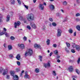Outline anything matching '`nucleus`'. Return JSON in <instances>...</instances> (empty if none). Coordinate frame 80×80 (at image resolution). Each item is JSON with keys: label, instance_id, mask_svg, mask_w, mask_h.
Instances as JSON below:
<instances>
[{"label": "nucleus", "instance_id": "nucleus-28", "mask_svg": "<svg viewBox=\"0 0 80 80\" xmlns=\"http://www.w3.org/2000/svg\"><path fill=\"white\" fill-rule=\"evenodd\" d=\"M66 44L67 47L69 48L70 47V44L68 42H66Z\"/></svg>", "mask_w": 80, "mask_h": 80}, {"label": "nucleus", "instance_id": "nucleus-18", "mask_svg": "<svg viewBox=\"0 0 80 80\" xmlns=\"http://www.w3.org/2000/svg\"><path fill=\"white\" fill-rule=\"evenodd\" d=\"M16 58H17L18 60H19L20 59V55L18 54L16 57Z\"/></svg>", "mask_w": 80, "mask_h": 80}, {"label": "nucleus", "instance_id": "nucleus-27", "mask_svg": "<svg viewBox=\"0 0 80 80\" xmlns=\"http://www.w3.org/2000/svg\"><path fill=\"white\" fill-rule=\"evenodd\" d=\"M63 5L65 6H66L67 5V2L66 1H64L63 2Z\"/></svg>", "mask_w": 80, "mask_h": 80}, {"label": "nucleus", "instance_id": "nucleus-5", "mask_svg": "<svg viewBox=\"0 0 80 80\" xmlns=\"http://www.w3.org/2000/svg\"><path fill=\"white\" fill-rule=\"evenodd\" d=\"M62 30H61L60 29H58L57 30V37H60V36H61V34H62Z\"/></svg>", "mask_w": 80, "mask_h": 80}, {"label": "nucleus", "instance_id": "nucleus-64", "mask_svg": "<svg viewBox=\"0 0 80 80\" xmlns=\"http://www.w3.org/2000/svg\"><path fill=\"white\" fill-rule=\"evenodd\" d=\"M74 36H76V32H75L74 33Z\"/></svg>", "mask_w": 80, "mask_h": 80}, {"label": "nucleus", "instance_id": "nucleus-1", "mask_svg": "<svg viewBox=\"0 0 80 80\" xmlns=\"http://www.w3.org/2000/svg\"><path fill=\"white\" fill-rule=\"evenodd\" d=\"M27 20L28 21L33 20L34 19V15L33 14H28L26 16Z\"/></svg>", "mask_w": 80, "mask_h": 80}, {"label": "nucleus", "instance_id": "nucleus-61", "mask_svg": "<svg viewBox=\"0 0 80 80\" xmlns=\"http://www.w3.org/2000/svg\"><path fill=\"white\" fill-rule=\"evenodd\" d=\"M57 62L59 63V62H60V60L59 59H58L57 61Z\"/></svg>", "mask_w": 80, "mask_h": 80}, {"label": "nucleus", "instance_id": "nucleus-50", "mask_svg": "<svg viewBox=\"0 0 80 80\" xmlns=\"http://www.w3.org/2000/svg\"><path fill=\"white\" fill-rule=\"evenodd\" d=\"M76 17H78V16H80V13H77L76 14Z\"/></svg>", "mask_w": 80, "mask_h": 80}, {"label": "nucleus", "instance_id": "nucleus-35", "mask_svg": "<svg viewBox=\"0 0 80 80\" xmlns=\"http://www.w3.org/2000/svg\"><path fill=\"white\" fill-rule=\"evenodd\" d=\"M11 3L12 4H13L15 3V1L14 0H11Z\"/></svg>", "mask_w": 80, "mask_h": 80}, {"label": "nucleus", "instance_id": "nucleus-26", "mask_svg": "<svg viewBox=\"0 0 80 80\" xmlns=\"http://www.w3.org/2000/svg\"><path fill=\"white\" fill-rule=\"evenodd\" d=\"M68 32L72 34L73 33V30L72 29H70L68 30Z\"/></svg>", "mask_w": 80, "mask_h": 80}, {"label": "nucleus", "instance_id": "nucleus-11", "mask_svg": "<svg viewBox=\"0 0 80 80\" xmlns=\"http://www.w3.org/2000/svg\"><path fill=\"white\" fill-rule=\"evenodd\" d=\"M68 69L69 70V72H71L73 71V66H70V67L68 68Z\"/></svg>", "mask_w": 80, "mask_h": 80}, {"label": "nucleus", "instance_id": "nucleus-19", "mask_svg": "<svg viewBox=\"0 0 80 80\" xmlns=\"http://www.w3.org/2000/svg\"><path fill=\"white\" fill-rule=\"evenodd\" d=\"M10 73L11 75H12V77H13L15 75H14V74L15 73V72L13 71H11L10 72Z\"/></svg>", "mask_w": 80, "mask_h": 80}, {"label": "nucleus", "instance_id": "nucleus-21", "mask_svg": "<svg viewBox=\"0 0 80 80\" xmlns=\"http://www.w3.org/2000/svg\"><path fill=\"white\" fill-rule=\"evenodd\" d=\"M76 28H77V29L78 30V31H80V25H78V26H77L76 27Z\"/></svg>", "mask_w": 80, "mask_h": 80}, {"label": "nucleus", "instance_id": "nucleus-56", "mask_svg": "<svg viewBox=\"0 0 80 80\" xmlns=\"http://www.w3.org/2000/svg\"><path fill=\"white\" fill-rule=\"evenodd\" d=\"M52 54H53V52H51V53H50V57H51V56L52 55Z\"/></svg>", "mask_w": 80, "mask_h": 80}, {"label": "nucleus", "instance_id": "nucleus-25", "mask_svg": "<svg viewBox=\"0 0 80 80\" xmlns=\"http://www.w3.org/2000/svg\"><path fill=\"white\" fill-rule=\"evenodd\" d=\"M76 46L77 45H76V44L75 43H73L72 45V47L73 48H76Z\"/></svg>", "mask_w": 80, "mask_h": 80}, {"label": "nucleus", "instance_id": "nucleus-16", "mask_svg": "<svg viewBox=\"0 0 80 80\" xmlns=\"http://www.w3.org/2000/svg\"><path fill=\"white\" fill-rule=\"evenodd\" d=\"M10 20V16L8 15L6 17V21L7 22H8Z\"/></svg>", "mask_w": 80, "mask_h": 80}, {"label": "nucleus", "instance_id": "nucleus-53", "mask_svg": "<svg viewBox=\"0 0 80 80\" xmlns=\"http://www.w3.org/2000/svg\"><path fill=\"white\" fill-rule=\"evenodd\" d=\"M3 30L4 31V32H6V31H7V29H6V28H4Z\"/></svg>", "mask_w": 80, "mask_h": 80}, {"label": "nucleus", "instance_id": "nucleus-23", "mask_svg": "<svg viewBox=\"0 0 80 80\" xmlns=\"http://www.w3.org/2000/svg\"><path fill=\"white\" fill-rule=\"evenodd\" d=\"M42 58H43V56H39V59L41 62H42Z\"/></svg>", "mask_w": 80, "mask_h": 80}, {"label": "nucleus", "instance_id": "nucleus-12", "mask_svg": "<svg viewBox=\"0 0 80 80\" xmlns=\"http://www.w3.org/2000/svg\"><path fill=\"white\" fill-rule=\"evenodd\" d=\"M13 78L14 80H18V77L17 75H14L13 76Z\"/></svg>", "mask_w": 80, "mask_h": 80}, {"label": "nucleus", "instance_id": "nucleus-2", "mask_svg": "<svg viewBox=\"0 0 80 80\" xmlns=\"http://www.w3.org/2000/svg\"><path fill=\"white\" fill-rule=\"evenodd\" d=\"M32 54H33V51L31 49H29L28 52H25L24 55L25 57H27L28 55L31 56Z\"/></svg>", "mask_w": 80, "mask_h": 80}, {"label": "nucleus", "instance_id": "nucleus-8", "mask_svg": "<svg viewBox=\"0 0 80 80\" xmlns=\"http://www.w3.org/2000/svg\"><path fill=\"white\" fill-rule=\"evenodd\" d=\"M20 25V22L18 21L17 22H14V27L15 28H17V26H19Z\"/></svg>", "mask_w": 80, "mask_h": 80}, {"label": "nucleus", "instance_id": "nucleus-24", "mask_svg": "<svg viewBox=\"0 0 80 80\" xmlns=\"http://www.w3.org/2000/svg\"><path fill=\"white\" fill-rule=\"evenodd\" d=\"M54 53L55 55H58V50H55L54 51Z\"/></svg>", "mask_w": 80, "mask_h": 80}, {"label": "nucleus", "instance_id": "nucleus-15", "mask_svg": "<svg viewBox=\"0 0 80 80\" xmlns=\"http://www.w3.org/2000/svg\"><path fill=\"white\" fill-rule=\"evenodd\" d=\"M76 49L77 51H80V46L78 45H77L76 46Z\"/></svg>", "mask_w": 80, "mask_h": 80}, {"label": "nucleus", "instance_id": "nucleus-63", "mask_svg": "<svg viewBox=\"0 0 80 80\" xmlns=\"http://www.w3.org/2000/svg\"><path fill=\"white\" fill-rule=\"evenodd\" d=\"M60 10L62 12V13H64V11H63V10L61 9Z\"/></svg>", "mask_w": 80, "mask_h": 80}, {"label": "nucleus", "instance_id": "nucleus-52", "mask_svg": "<svg viewBox=\"0 0 80 80\" xmlns=\"http://www.w3.org/2000/svg\"><path fill=\"white\" fill-rule=\"evenodd\" d=\"M9 78H10V76L8 75H7L6 78H7V79H9Z\"/></svg>", "mask_w": 80, "mask_h": 80}, {"label": "nucleus", "instance_id": "nucleus-48", "mask_svg": "<svg viewBox=\"0 0 80 80\" xmlns=\"http://www.w3.org/2000/svg\"><path fill=\"white\" fill-rule=\"evenodd\" d=\"M49 20L51 22H53V19L52 18H49Z\"/></svg>", "mask_w": 80, "mask_h": 80}, {"label": "nucleus", "instance_id": "nucleus-14", "mask_svg": "<svg viewBox=\"0 0 80 80\" xmlns=\"http://www.w3.org/2000/svg\"><path fill=\"white\" fill-rule=\"evenodd\" d=\"M18 46L20 47L21 48H25V46L23 44H18Z\"/></svg>", "mask_w": 80, "mask_h": 80}, {"label": "nucleus", "instance_id": "nucleus-7", "mask_svg": "<svg viewBox=\"0 0 80 80\" xmlns=\"http://www.w3.org/2000/svg\"><path fill=\"white\" fill-rule=\"evenodd\" d=\"M30 25L33 28H37V27L35 24V23L34 22H30Z\"/></svg>", "mask_w": 80, "mask_h": 80}, {"label": "nucleus", "instance_id": "nucleus-20", "mask_svg": "<svg viewBox=\"0 0 80 80\" xmlns=\"http://www.w3.org/2000/svg\"><path fill=\"white\" fill-rule=\"evenodd\" d=\"M8 50H12V47L11 45H9L8 46Z\"/></svg>", "mask_w": 80, "mask_h": 80}, {"label": "nucleus", "instance_id": "nucleus-42", "mask_svg": "<svg viewBox=\"0 0 80 80\" xmlns=\"http://www.w3.org/2000/svg\"><path fill=\"white\" fill-rule=\"evenodd\" d=\"M23 39L24 41H26L27 39V37H24L23 38Z\"/></svg>", "mask_w": 80, "mask_h": 80}, {"label": "nucleus", "instance_id": "nucleus-34", "mask_svg": "<svg viewBox=\"0 0 80 80\" xmlns=\"http://www.w3.org/2000/svg\"><path fill=\"white\" fill-rule=\"evenodd\" d=\"M4 31H2V32H0V36H1V35H3L4 34Z\"/></svg>", "mask_w": 80, "mask_h": 80}, {"label": "nucleus", "instance_id": "nucleus-58", "mask_svg": "<svg viewBox=\"0 0 80 80\" xmlns=\"http://www.w3.org/2000/svg\"><path fill=\"white\" fill-rule=\"evenodd\" d=\"M69 62H73V60H70L69 61Z\"/></svg>", "mask_w": 80, "mask_h": 80}, {"label": "nucleus", "instance_id": "nucleus-29", "mask_svg": "<svg viewBox=\"0 0 80 80\" xmlns=\"http://www.w3.org/2000/svg\"><path fill=\"white\" fill-rule=\"evenodd\" d=\"M4 34L5 35L6 37H8V36L9 35L7 33V32H4Z\"/></svg>", "mask_w": 80, "mask_h": 80}, {"label": "nucleus", "instance_id": "nucleus-45", "mask_svg": "<svg viewBox=\"0 0 80 80\" xmlns=\"http://www.w3.org/2000/svg\"><path fill=\"white\" fill-rule=\"evenodd\" d=\"M24 6L25 8H26V9H27V10H28V6H27L25 5H24Z\"/></svg>", "mask_w": 80, "mask_h": 80}, {"label": "nucleus", "instance_id": "nucleus-4", "mask_svg": "<svg viewBox=\"0 0 80 80\" xmlns=\"http://www.w3.org/2000/svg\"><path fill=\"white\" fill-rule=\"evenodd\" d=\"M19 19L20 20H22L23 21L24 23H27V20L25 18H24L22 16H20Z\"/></svg>", "mask_w": 80, "mask_h": 80}, {"label": "nucleus", "instance_id": "nucleus-31", "mask_svg": "<svg viewBox=\"0 0 80 80\" xmlns=\"http://www.w3.org/2000/svg\"><path fill=\"white\" fill-rule=\"evenodd\" d=\"M35 71L36 73H38L39 72V69L36 68L35 69Z\"/></svg>", "mask_w": 80, "mask_h": 80}, {"label": "nucleus", "instance_id": "nucleus-3", "mask_svg": "<svg viewBox=\"0 0 80 80\" xmlns=\"http://www.w3.org/2000/svg\"><path fill=\"white\" fill-rule=\"evenodd\" d=\"M3 72H4L3 73V75H6V74L8 73V70L7 69H6L4 71L3 68H0V73H2Z\"/></svg>", "mask_w": 80, "mask_h": 80}, {"label": "nucleus", "instance_id": "nucleus-51", "mask_svg": "<svg viewBox=\"0 0 80 80\" xmlns=\"http://www.w3.org/2000/svg\"><path fill=\"white\" fill-rule=\"evenodd\" d=\"M9 57L10 58H12L13 57V56L12 55H9Z\"/></svg>", "mask_w": 80, "mask_h": 80}, {"label": "nucleus", "instance_id": "nucleus-36", "mask_svg": "<svg viewBox=\"0 0 80 80\" xmlns=\"http://www.w3.org/2000/svg\"><path fill=\"white\" fill-rule=\"evenodd\" d=\"M53 74L54 76H55L56 75H57V73H56V72H55V71H53Z\"/></svg>", "mask_w": 80, "mask_h": 80}, {"label": "nucleus", "instance_id": "nucleus-62", "mask_svg": "<svg viewBox=\"0 0 80 80\" xmlns=\"http://www.w3.org/2000/svg\"><path fill=\"white\" fill-rule=\"evenodd\" d=\"M79 0H76V2L78 3H79Z\"/></svg>", "mask_w": 80, "mask_h": 80}, {"label": "nucleus", "instance_id": "nucleus-9", "mask_svg": "<svg viewBox=\"0 0 80 80\" xmlns=\"http://www.w3.org/2000/svg\"><path fill=\"white\" fill-rule=\"evenodd\" d=\"M43 66L45 67V68H47V67H50V64L49 63H44L43 64Z\"/></svg>", "mask_w": 80, "mask_h": 80}, {"label": "nucleus", "instance_id": "nucleus-6", "mask_svg": "<svg viewBox=\"0 0 80 80\" xmlns=\"http://www.w3.org/2000/svg\"><path fill=\"white\" fill-rule=\"evenodd\" d=\"M39 9L40 10H43L44 9V6L43 4H40L39 5Z\"/></svg>", "mask_w": 80, "mask_h": 80}, {"label": "nucleus", "instance_id": "nucleus-55", "mask_svg": "<svg viewBox=\"0 0 80 80\" xmlns=\"http://www.w3.org/2000/svg\"><path fill=\"white\" fill-rule=\"evenodd\" d=\"M4 47L5 48H7V44H4Z\"/></svg>", "mask_w": 80, "mask_h": 80}, {"label": "nucleus", "instance_id": "nucleus-41", "mask_svg": "<svg viewBox=\"0 0 80 80\" xmlns=\"http://www.w3.org/2000/svg\"><path fill=\"white\" fill-rule=\"evenodd\" d=\"M20 71V69L19 68H17L16 69V72H19Z\"/></svg>", "mask_w": 80, "mask_h": 80}, {"label": "nucleus", "instance_id": "nucleus-10", "mask_svg": "<svg viewBox=\"0 0 80 80\" xmlns=\"http://www.w3.org/2000/svg\"><path fill=\"white\" fill-rule=\"evenodd\" d=\"M49 8L50 10H54V9H55V6L51 4L49 6Z\"/></svg>", "mask_w": 80, "mask_h": 80}, {"label": "nucleus", "instance_id": "nucleus-37", "mask_svg": "<svg viewBox=\"0 0 80 80\" xmlns=\"http://www.w3.org/2000/svg\"><path fill=\"white\" fill-rule=\"evenodd\" d=\"M27 28H28V30H30V29H31V27L29 25L27 26Z\"/></svg>", "mask_w": 80, "mask_h": 80}, {"label": "nucleus", "instance_id": "nucleus-49", "mask_svg": "<svg viewBox=\"0 0 80 80\" xmlns=\"http://www.w3.org/2000/svg\"><path fill=\"white\" fill-rule=\"evenodd\" d=\"M17 1L19 4H21V1L20 0H17Z\"/></svg>", "mask_w": 80, "mask_h": 80}, {"label": "nucleus", "instance_id": "nucleus-22", "mask_svg": "<svg viewBox=\"0 0 80 80\" xmlns=\"http://www.w3.org/2000/svg\"><path fill=\"white\" fill-rule=\"evenodd\" d=\"M46 42L47 43V45H50V39H47V40L46 41Z\"/></svg>", "mask_w": 80, "mask_h": 80}, {"label": "nucleus", "instance_id": "nucleus-43", "mask_svg": "<svg viewBox=\"0 0 80 80\" xmlns=\"http://www.w3.org/2000/svg\"><path fill=\"white\" fill-rule=\"evenodd\" d=\"M80 61V58H79L78 59V61H77V62H78V64H79Z\"/></svg>", "mask_w": 80, "mask_h": 80}, {"label": "nucleus", "instance_id": "nucleus-33", "mask_svg": "<svg viewBox=\"0 0 80 80\" xmlns=\"http://www.w3.org/2000/svg\"><path fill=\"white\" fill-rule=\"evenodd\" d=\"M52 25H53L54 27H56L57 26V24L55 22H53L52 23Z\"/></svg>", "mask_w": 80, "mask_h": 80}, {"label": "nucleus", "instance_id": "nucleus-60", "mask_svg": "<svg viewBox=\"0 0 80 80\" xmlns=\"http://www.w3.org/2000/svg\"><path fill=\"white\" fill-rule=\"evenodd\" d=\"M76 20V21L78 22V21H80V19L79 18H77Z\"/></svg>", "mask_w": 80, "mask_h": 80}, {"label": "nucleus", "instance_id": "nucleus-54", "mask_svg": "<svg viewBox=\"0 0 80 80\" xmlns=\"http://www.w3.org/2000/svg\"><path fill=\"white\" fill-rule=\"evenodd\" d=\"M56 58H57V59H58V58H60V56H57L56 57Z\"/></svg>", "mask_w": 80, "mask_h": 80}, {"label": "nucleus", "instance_id": "nucleus-38", "mask_svg": "<svg viewBox=\"0 0 80 80\" xmlns=\"http://www.w3.org/2000/svg\"><path fill=\"white\" fill-rule=\"evenodd\" d=\"M65 50H66L67 53H68V52H69V50H68V49L67 48V47L65 48Z\"/></svg>", "mask_w": 80, "mask_h": 80}, {"label": "nucleus", "instance_id": "nucleus-39", "mask_svg": "<svg viewBox=\"0 0 80 80\" xmlns=\"http://www.w3.org/2000/svg\"><path fill=\"white\" fill-rule=\"evenodd\" d=\"M2 17H0V24H1L2 23Z\"/></svg>", "mask_w": 80, "mask_h": 80}, {"label": "nucleus", "instance_id": "nucleus-57", "mask_svg": "<svg viewBox=\"0 0 80 80\" xmlns=\"http://www.w3.org/2000/svg\"><path fill=\"white\" fill-rule=\"evenodd\" d=\"M63 22H67V19H65L63 20Z\"/></svg>", "mask_w": 80, "mask_h": 80}, {"label": "nucleus", "instance_id": "nucleus-17", "mask_svg": "<svg viewBox=\"0 0 80 80\" xmlns=\"http://www.w3.org/2000/svg\"><path fill=\"white\" fill-rule=\"evenodd\" d=\"M24 78H30V77H29V75L26 74H25L24 76Z\"/></svg>", "mask_w": 80, "mask_h": 80}, {"label": "nucleus", "instance_id": "nucleus-32", "mask_svg": "<svg viewBox=\"0 0 80 80\" xmlns=\"http://www.w3.org/2000/svg\"><path fill=\"white\" fill-rule=\"evenodd\" d=\"M61 16V13H57L56 14V16L58 17H60Z\"/></svg>", "mask_w": 80, "mask_h": 80}, {"label": "nucleus", "instance_id": "nucleus-46", "mask_svg": "<svg viewBox=\"0 0 80 80\" xmlns=\"http://www.w3.org/2000/svg\"><path fill=\"white\" fill-rule=\"evenodd\" d=\"M71 52H72V53H75V51L74 49H72Z\"/></svg>", "mask_w": 80, "mask_h": 80}, {"label": "nucleus", "instance_id": "nucleus-44", "mask_svg": "<svg viewBox=\"0 0 80 80\" xmlns=\"http://www.w3.org/2000/svg\"><path fill=\"white\" fill-rule=\"evenodd\" d=\"M17 64L18 65V66H20V62L19 61H18L17 62Z\"/></svg>", "mask_w": 80, "mask_h": 80}, {"label": "nucleus", "instance_id": "nucleus-13", "mask_svg": "<svg viewBox=\"0 0 80 80\" xmlns=\"http://www.w3.org/2000/svg\"><path fill=\"white\" fill-rule=\"evenodd\" d=\"M41 46L39 45H38L37 44H35L34 45V47L36 48H40Z\"/></svg>", "mask_w": 80, "mask_h": 80}, {"label": "nucleus", "instance_id": "nucleus-30", "mask_svg": "<svg viewBox=\"0 0 80 80\" xmlns=\"http://www.w3.org/2000/svg\"><path fill=\"white\" fill-rule=\"evenodd\" d=\"M75 70L76 73H77L78 74H79V73H80V71L79 70H78V69H75Z\"/></svg>", "mask_w": 80, "mask_h": 80}, {"label": "nucleus", "instance_id": "nucleus-47", "mask_svg": "<svg viewBox=\"0 0 80 80\" xmlns=\"http://www.w3.org/2000/svg\"><path fill=\"white\" fill-rule=\"evenodd\" d=\"M57 46V45L55 44H53V47H54V48H56Z\"/></svg>", "mask_w": 80, "mask_h": 80}, {"label": "nucleus", "instance_id": "nucleus-40", "mask_svg": "<svg viewBox=\"0 0 80 80\" xmlns=\"http://www.w3.org/2000/svg\"><path fill=\"white\" fill-rule=\"evenodd\" d=\"M10 39H11V40H13L15 39V38H14V37H13V36H11L10 37Z\"/></svg>", "mask_w": 80, "mask_h": 80}, {"label": "nucleus", "instance_id": "nucleus-59", "mask_svg": "<svg viewBox=\"0 0 80 80\" xmlns=\"http://www.w3.org/2000/svg\"><path fill=\"white\" fill-rule=\"evenodd\" d=\"M72 78H77V76H73L72 77Z\"/></svg>", "mask_w": 80, "mask_h": 80}]
</instances>
